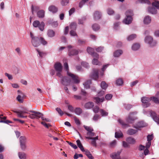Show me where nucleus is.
Returning a JSON list of instances; mask_svg holds the SVG:
<instances>
[{"instance_id": "obj_6", "label": "nucleus", "mask_w": 159, "mask_h": 159, "mask_svg": "<svg viewBox=\"0 0 159 159\" xmlns=\"http://www.w3.org/2000/svg\"><path fill=\"white\" fill-rule=\"evenodd\" d=\"M33 25L34 27H39V29L41 31H43L44 30L45 24L43 22L40 23L38 20H35L34 21Z\"/></svg>"}, {"instance_id": "obj_4", "label": "nucleus", "mask_w": 159, "mask_h": 159, "mask_svg": "<svg viewBox=\"0 0 159 159\" xmlns=\"http://www.w3.org/2000/svg\"><path fill=\"white\" fill-rule=\"evenodd\" d=\"M20 147L23 151H25L27 148V139L25 136H21L19 139Z\"/></svg>"}, {"instance_id": "obj_43", "label": "nucleus", "mask_w": 159, "mask_h": 159, "mask_svg": "<svg viewBox=\"0 0 159 159\" xmlns=\"http://www.w3.org/2000/svg\"><path fill=\"white\" fill-rule=\"evenodd\" d=\"M123 82L122 80L121 79H118L116 81V84L117 85L121 86L123 84Z\"/></svg>"}, {"instance_id": "obj_48", "label": "nucleus", "mask_w": 159, "mask_h": 159, "mask_svg": "<svg viewBox=\"0 0 159 159\" xmlns=\"http://www.w3.org/2000/svg\"><path fill=\"white\" fill-rule=\"evenodd\" d=\"M136 37V34H134L130 35L127 38V40L128 41H131L133 40Z\"/></svg>"}, {"instance_id": "obj_5", "label": "nucleus", "mask_w": 159, "mask_h": 159, "mask_svg": "<svg viewBox=\"0 0 159 159\" xmlns=\"http://www.w3.org/2000/svg\"><path fill=\"white\" fill-rule=\"evenodd\" d=\"M30 112L33 113L32 114H30L29 117L31 119H39L40 118L41 116H43V114L39 112H37L34 111H30Z\"/></svg>"}, {"instance_id": "obj_26", "label": "nucleus", "mask_w": 159, "mask_h": 159, "mask_svg": "<svg viewBox=\"0 0 159 159\" xmlns=\"http://www.w3.org/2000/svg\"><path fill=\"white\" fill-rule=\"evenodd\" d=\"M148 12L152 14H156L157 11L156 9L153 7H149L148 8Z\"/></svg>"}, {"instance_id": "obj_7", "label": "nucleus", "mask_w": 159, "mask_h": 159, "mask_svg": "<svg viewBox=\"0 0 159 159\" xmlns=\"http://www.w3.org/2000/svg\"><path fill=\"white\" fill-rule=\"evenodd\" d=\"M136 114V112L130 113L128 117L126 118V121L129 123H133L134 121L137 119L136 117L134 116V115Z\"/></svg>"}, {"instance_id": "obj_33", "label": "nucleus", "mask_w": 159, "mask_h": 159, "mask_svg": "<svg viewBox=\"0 0 159 159\" xmlns=\"http://www.w3.org/2000/svg\"><path fill=\"white\" fill-rule=\"evenodd\" d=\"M98 58L94 57V58L93 59L92 61V63L94 65H101V62H99L98 59Z\"/></svg>"}, {"instance_id": "obj_30", "label": "nucleus", "mask_w": 159, "mask_h": 159, "mask_svg": "<svg viewBox=\"0 0 159 159\" xmlns=\"http://www.w3.org/2000/svg\"><path fill=\"white\" fill-rule=\"evenodd\" d=\"M78 147L82 151H84V148L81 143L80 140L79 139L77 140L76 141Z\"/></svg>"}, {"instance_id": "obj_50", "label": "nucleus", "mask_w": 159, "mask_h": 159, "mask_svg": "<svg viewBox=\"0 0 159 159\" xmlns=\"http://www.w3.org/2000/svg\"><path fill=\"white\" fill-rule=\"evenodd\" d=\"M84 127L85 129L87 131V132H91L93 131V129L90 127L84 125Z\"/></svg>"}, {"instance_id": "obj_2", "label": "nucleus", "mask_w": 159, "mask_h": 159, "mask_svg": "<svg viewBox=\"0 0 159 159\" xmlns=\"http://www.w3.org/2000/svg\"><path fill=\"white\" fill-rule=\"evenodd\" d=\"M64 67L65 69L67 71V74L68 76L70 77L73 81V83L75 84H78L80 82V80L78 79V77L70 72H69L68 70H69V67L68 64L66 62L64 63Z\"/></svg>"}, {"instance_id": "obj_47", "label": "nucleus", "mask_w": 159, "mask_h": 159, "mask_svg": "<svg viewBox=\"0 0 159 159\" xmlns=\"http://www.w3.org/2000/svg\"><path fill=\"white\" fill-rule=\"evenodd\" d=\"M151 100H152L156 104L159 103V100L156 97H153L151 98Z\"/></svg>"}, {"instance_id": "obj_27", "label": "nucleus", "mask_w": 159, "mask_h": 159, "mask_svg": "<svg viewBox=\"0 0 159 159\" xmlns=\"http://www.w3.org/2000/svg\"><path fill=\"white\" fill-rule=\"evenodd\" d=\"M151 21V18L149 16H146L144 19L143 22L145 24H148Z\"/></svg>"}, {"instance_id": "obj_56", "label": "nucleus", "mask_w": 159, "mask_h": 159, "mask_svg": "<svg viewBox=\"0 0 159 159\" xmlns=\"http://www.w3.org/2000/svg\"><path fill=\"white\" fill-rule=\"evenodd\" d=\"M116 141L115 140H114L110 143V147L114 148L116 146Z\"/></svg>"}, {"instance_id": "obj_52", "label": "nucleus", "mask_w": 159, "mask_h": 159, "mask_svg": "<svg viewBox=\"0 0 159 159\" xmlns=\"http://www.w3.org/2000/svg\"><path fill=\"white\" fill-rule=\"evenodd\" d=\"M69 2V0H62L61 2V4L62 6L67 5Z\"/></svg>"}, {"instance_id": "obj_17", "label": "nucleus", "mask_w": 159, "mask_h": 159, "mask_svg": "<svg viewBox=\"0 0 159 159\" xmlns=\"http://www.w3.org/2000/svg\"><path fill=\"white\" fill-rule=\"evenodd\" d=\"M48 10L49 11L53 13H55L57 11L58 8L57 7L54 5H51L48 7Z\"/></svg>"}, {"instance_id": "obj_44", "label": "nucleus", "mask_w": 159, "mask_h": 159, "mask_svg": "<svg viewBox=\"0 0 159 159\" xmlns=\"http://www.w3.org/2000/svg\"><path fill=\"white\" fill-rule=\"evenodd\" d=\"M39 8L38 6H35L34 7L33 5L31 6V10L32 14L33 15L34 11H37L39 10Z\"/></svg>"}, {"instance_id": "obj_21", "label": "nucleus", "mask_w": 159, "mask_h": 159, "mask_svg": "<svg viewBox=\"0 0 159 159\" xmlns=\"http://www.w3.org/2000/svg\"><path fill=\"white\" fill-rule=\"evenodd\" d=\"M94 100L96 103H99L102 102L104 100V97H102L101 98L98 97H96L94 98Z\"/></svg>"}, {"instance_id": "obj_39", "label": "nucleus", "mask_w": 159, "mask_h": 159, "mask_svg": "<svg viewBox=\"0 0 159 159\" xmlns=\"http://www.w3.org/2000/svg\"><path fill=\"white\" fill-rule=\"evenodd\" d=\"M22 110H19L18 111H17L18 112H20L21 113L24 114L25 113H27V111H28V110L25 107H22Z\"/></svg>"}, {"instance_id": "obj_57", "label": "nucleus", "mask_w": 159, "mask_h": 159, "mask_svg": "<svg viewBox=\"0 0 159 159\" xmlns=\"http://www.w3.org/2000/svg\"><path fill=\"white\" fill-rule=\"evenodd\" d=\"M66 142L68 143V144L69 145H70L71 147L73 148L74 149H76L77 148V147L75 144L71 142H69L68 141H66Z\"/></svg>"}, {"instance_id": "obj_16", "label": "nucleus", "mask_w": 159, "mask_h": 159, "mask_svg": "<svg viewBox=\"0 0 159 159\" xmlns=\"http://www.w3.org/2000/svg\"><path fill=\"white\" fill-rule=\"evenodd\" d=\"M93 72L92 75V78L95 80H97L98 77V69H93Z\"/></svg>"}, {"instance_id": "obj_10", "label": "nucleus", "mask_w": 159, "mask_h": 159, "mask_svg": "<svg viewBox=\"0 0 159 159\" xmlns=\"http://www.w3.org/2000/svg\"><path fill=\"white\" fill-rule=\"evenodd\" d=\"M141 101L143 104V106L145 107H149L151 104L149 102L151 101L150 98L146 97H143L141 98Z\"/></svg>"}, {"instance_id": "obj_13", "label": "nucleus", "mask_w": 159, "mask_h": 159, "mask_svg": "<svg viewBox=\"0 0 159 159\" xmlns=\"http://www.w3.org/2000/svg\"><path fill=\"white\" fill-rule=\"evenodd\" d=\"M54 68L57 71H62V66L60 62L56 63L54 65Z\"/></svg>"}, {"instance_id": "obj_59", "label": "nucleus", "mask_w": 159, "mask_h": 159, "mask_svg": "<svg viewBox=\"0 0 159 159\" xmlns=\"http://www.w3.org/2000/svg\"><path fill=\"white\" fill-rule=\"evenodd\" d=\"M89 0H82L79 3V7L80 8H81L83 5H84L85 2L88 1Z\"/></svg>"}, {"instance_id": "obj_60", "label": "nucleus", "mask_w": 159, "mask_h": 159, "mask_svg": "<svg viewBox=\"0 0 159 159\" xmlns=\"http://www.w3.org/2000/svg\"><path fill=\"white\" fill-rule=\"evenodd\" d=\"M93 131L87 132V137H91L95 136V134L93 132Z\"/></svg>"}, {"instance_id": "obj_38", "label": "nucleus", "mask_w": 159, "mask_h": 159, "mask_svg": "<svg viewBox=\"0 0 159 159\" xmlns=\"http://www.w3.org/2000/svg\"><path fill=\"white\" fill-rule=\"evenodd\" d=\"M153 6L155 7L157 9H159V1L155 0L152 3Z\"/></svg>"}, {"instance_id": "obj_8", "label": "nucleus", "mask_w": 159, "mask_h": 159, "mask_svg": "<svg viewBox=\"0 0 159 159\" xmlns=\"http://www.w3.org/2000/svg\"><path fill=\"white\" fill-rule=\"evenodd\" d=\"M145 42L149 44L151 47L155 46L157 44L156 41H153L152 38L150 36L146 37L145 39Z\"/></svg>"}, {"instance_id": "obj_64", "label": "nucleus", "mask_w": 159, "mask_h": 159, "mask_svg": "<svg viewBox=\"0 0 159 159\" xmlns=\"http://www.w3.org/2000/svg\"><path fill=\"white\" fill-rule=\"evenodd\" d=\"M74 120L75 123L78 125H80V120L76 117H74Z\"/></svg>"}, {"instance_id": "obj_45", "label": "nucleus", "mask_w": 159, "mask_h": 159, "mask_svg": "<svg viewBox=\"0 0 159 159\" xmlns=\"http://www.w3.org/2000/svg\"><path fill=\"white\" fill-rule=\"evenodd\" d=\"M39 41L43 45H45L47 44V42L42 37H39Z\"/></svg>"}, {"instance_id": "obj_28", "label": "nucleus", "mask_w": 159, "mask_h": 159, "mask_svg": "<svg viewBox=\"0 0 159 159\" xmlns=\"http://www.w3.org/2000/svg\"><path fill=\"white\" fill-rule=\"evenodd\" d=\"M91 84V81L90 80H88L85 81L83 85L85 88L86 89H89L90 88V85Z\"/></svg>"}, {"instance_id": "obj_34", "label": "nucleus", "mask_w": 159, "mask_h": 159, "mask_svg": "<svg viewBox=\"0 0 159 159\" xmlns=\"http://www.w3.org/2000/svg\"><path fill=\"white\" fill-rule=\"evenodd\" d=\"M140 47V45L139 43H136L133 44L132 47V49L136 51L138 50Z\"/></svg>"}, {"instance_id": "obj_22", "label": "nucleus", "mask_w": 159, "mask_h": 159, "mask_svg": "<svg viewBox=\"0 0 159 159\" xmlns=\"http://www.w3.org/2000/svg\"><path fill=\"white\" fill-rule=\"evenodd\" d=\"M126 141L128 143L131 144H134L136 142L134 139L131 137L127 138L126 139Z\"/></svg>"}, {"instance_id": "obj_36", "label": "nucleus", "mask_w": 159, "mask_h": 159, "mask_svg": "<svg viewBox=\"0 0 159 159\" xmlns=\"http://www.w3.org/2000/svg\"><path fill=\"white\" fill-rule=\"evenodd\" d=\"M138 3H146L148 5H150L151 4V2L149 0H139L138 1Z\"/></svg>"}, {"instance_id": "obj_51", "label": "nucleus", "mask_w": 159, "mask_h": 159, "mask_svg": "<svg viewBox=\"0 0 159 159\" xmlns=\"http://www.w3.org/2000/svg\"><path fill=\"white\" fill-rule=\"evenodd\" d=\"M124 106L125 108L128 110H129L132 107V105L129 104H125Z\"/></svg>"}, {"instance_id": "obj_19", "label": "nucleus", "mask_w": 159, "mask_h": 159, "mask_svg": "<svg viewBox=\"0 0 159 159\" xmlns=\"http://www.w3.org/2000/svg\"><path fill=\"white\" fill-rule=\"evenodd\" d=\"M101 13L98 11H96L93 15V17L95 20L99 19L101 17Z\"/></svg>"}, {"instance_id": "obj_63", "label": "nucleus", "mask_w": 159, "mask_h": 159, "mask_svg": "<svg viewBox=\"0 0 159 159\" xmlns=\"http://www.w3.org/2000/svg\"><path fill=\"white\" fill-rule=\"evenodd\" d=\"M70 35L72 36H77V34L75 30H71L70 32Z\"/></svg>"}, {"instance_id": "obj_11", "label": "nucleus", "mask_w": 159, "mask_h": 159, "mask_svg": "<svg viewBox=\"0 0 159 159\" xmlns=\"http://www.w3.org/2000/svg\"><path fill=\"white\" fill-rule=\"evenodd\" d=\"M86 139H90L91 140L90 142V144L93 146L96 147L97 146L96 140H98V137L96 136L95 137H85Z\"/></svg>"}, {"instance_id": "obj_3", "label": "nucleus", "mask_w": 159, "mask_h": 159, "mask_svg": "<svg viewBox=\"0 0 159 159\" xmlns=\"http://www.w3.org/2000/svg\"><path fill=\"white\" fill-rule=\"evenodd\" d=\"M30 36L31 38V43L34 47H37L40 45L39 37L34 36L32 32L30 33Z\"/></svg>"}, {"instance_id": "obj_40", "label": "nucleus", "mask_w": 159, "mask_h": 159, "mask_svg": "<svg viewBox=\"0 0 159 159\" xmlns=\"http://www.w3.org/2000/svg\"><path fill=\"white\" fill-rule=\"evenodd\" d=\"M77 24L76 23L73 22L71 23L70 26V28L71 30H75L76 28Z\"/></svg>"}, {"instance_id": "obj_46", "label": "nucleus", "mask_w": 159, "mask_h": 159, "mask_svg": "<svg viewBox=\"0 0 159 159\" xmlns=\"http://www.w3.org/2000/svg\"><path fill=\"white\" fill-rule=\"evenodd\" d=\"M101 86L102 89H105L107 87V85L105 81H102L101 84Z\"/></svg>"}, {"instance_id": "obj_32", "label": "nucleus", "mask_w": 159, "mask_h": 159, "mask_svg": "<svg viewBox=\"0 0 159 159\" xmlns=\"http://www.w3.org/2000/svg\"><path fill=\"white\" fill-rule=\"evenodd\" d=\"M122 51L119 50L116 51L114 53V56L115 57H119L122 53Z\"/></svg>"}, {"instance_id": "obj_55", "label": "nucleus", "mask_w": 159, "mask_h": 159, "mask_svg": "<svg viewBox=\"0 0 159 159\" xmlns=\"http://www.w3.org/2000/svg\"><path fill=\"white\" fill-rule=\"evenodd\" d=\"M56 110L61 116L63 115V112L60 108L57 107L56 108Z\"/></svg>"}, {"instance_id": "obj_25", "label": "nucleus", "mask_w": 159, "mask_h": 159, "mask_svg": "<svg viewBox=\"0 0 159 159\" xmlns=\"http://www.w3.org/2000/svg\"><path fill=\"white\" fill-rule=\"evenodd\" d=\"M94 106V103L92 102H89L86 103L85 105V107L87 109H90L92 108Z\"/></svg>"}, {"instance_id": "obj_54", "label": "nucleus", "mask_w": 159, "mask_h": 159, "mask_svg": "<svg viewBox=\"0 0 159 159\" xmlns=\"http://www.w3.org/2000/svg\"><path fill=\"white\" fill-rule=\"evenodd\" d=\"M36 50L38 52V54L39 56V57H43L45 55V53L44 52H43L40 51L38 49H36Z\"/></svg>"}, {"instance_id": "obj_12", "label": "nucleus", "mask_w": 159, "mask_h": 159, "mask_svg": "<svg viewBox=\"0 0 159 159\" xmlns=\"http://www.w3.org/2000/svg\"><path fill=\"white\" fill-rule=\"evenodd\" d=\"M87 51L88 53L92 56L93 57L96 58L98 57V54L97 53L94 52V49L93 48L88 47L87 48Z\"/></svg>"}, {"instance_id": "obj_29", "label": "nucleus", "mask_w": 159, "mask_h": 159, "mask_svg": "<svg viewBox=\"0 0 159 159\" xmlns=\"http://www.w3.org/2000/svg\"><path fill=\"white\" fill-rule=\"evenodd\" d=\"M37 15L39 18H43L44 16V11L43 10H41L37 12Z\"/></svg>"}, {"instance_id": "obj_61", "label": "nucleus", "mask_w": 159, "mask_h": 159, "mask_svg": "<svg viewBox=\"0 0 159 159\" xmlns=\"http://www.w3.org/2000/svg\"><path fill=\"white\" fill-rule=\"evenodd\" d=\"M93 110L94 112L97 113L98 112L99 108L98 106H95L93 108Z\"/></svg>"}, {"instance_id": "obj_42", "label": "nucleus", "mask_w": 159, "mask_h": 159, "mask_svg": "<svg viewBox=\"0 0 159 159\" xmlns=\"http://www.w3.org/2000/svg\"><path fill=\"white\" fill-rule=\"evenodd\" d=\"M93 30L94 31H96L98 30L100 28L99 25L97 24H94L92 26Z\"/></svg>"}, {"instance_id": "obj_15", "label": "nucleus", "mask_w": 159, "mask_h": 159, "mask_svg": "<svg viewBox=\"0 0 159 159\" xmlns=\"http://www.w3.org/2000/svg\"><path fill=\"white\" fill-rule=\"evenodd\" d=\"M151 116L153 120L158 124H159V116H157L156 113L153 111L151 113Z\"/></svg>"}, {"instance_id": "obj_37", "label": "nucleus", "mask_w": 159, "mask_h": 159, "mask_svg": "<svg viewBox=\"0 0 159 159\" xmlns=\"http://www.w3.org/2000/svg\"><path fill=\"white\" fill-rule=\"evenodd\" d=\"M74 112L77 115H80L82 112V110L80 107L76 108Z\"/></svg>"}, {"instance_id": "obj_49", "label": "nucleus", "mask_w": 159, "mask_h": 159, "mask_svg": "<svg viewBox=\"0 0 159 159\" xmlns=\"http://www.w3.org/2000/svg\"><path fill=\"white\" fill-rule=\"evenodd\" d=\"M100 111L102 116H107L108 114V113L106 111L103 109H101L100 110Z\"/></svg>"}, {"instance_id": "obj_41", "label": "nucleus", "mask_w": 159, "mask_h": 159, "mask_svg": "<svg viewBox=\"0 0 159 159\" xmlns=\"http://www.w3.org/2000/svg\"><path fill=\"white\" fill-rule=\"evenodd\" d=\"M119 122L122 125V127L123 128H125L130 126L128 124L125 123L124 122L120 120H118Z\"/></svg>"}, {"instance_id": "obj_1", "label": "nucleus", "mask_w": 159, "mask_h": 159, "mask_svg": "<svg viewBox=\"0 0 159 159\" xmlns=\"http://www.w3.org/2000/svg\"><path fill=\"white\" fill-rule=\"evenodd\" d=\"M126 17L123 20V22L126 24H129L131 23L132 20V16L134 15L132 10H128L125 12Z\"/></svg>"}, {"instance_id": "obj_23", "label": "nucleus", "mask_w": 159, "mask_h": 159, "mask_svg": "<svg viewBox=\"0 0 159 159\" xmlns=\"http://www.w3.org/2000/svg\"><path fill=\"white\" fill-rule=\"evenodd\" d=\"M137 132V130L132 129H129L127 131V134L129 135H132L135 134Z\"/></svg>"}, {"instance_id": "obj_31", "label": "nucleus", "mask_w": 159, "mask_h": 159, "mask_svg": "<svg viewBox=\"0 0 159 159\" xmlns=\"http://www.w3.org/2000/svg\"><path fill=\"white\" fill-rule=\"evenodd\" d=\"M69 55L70 56H73L74 55H76L78 53V51L76 50L75 49H73L71 50H69Z\"/></svg>"}, {"instance_id": "obj_35", "label": "nucleus", "mask_w": 159, "mask_h": 159, "mask_svg": "<svg viewBox=\"0 0 159 159\" xmlns=\"http://www.w3.org/2000/svg\"><path fill=\"white\" fill-rule=\"evenodd\" d=\"M123 136L122 133L120 131L116 132L115 133V137L116 138H120Z\"/></svg>"}, {"instance_id": "obj_20", "label": "nucleus", "mask_w": 159, "mask_h": 159, "mask_svg": "<svg viewBox=\"0 0 159 159\" xmlns=\"http://www.w3.org/2000/svg\"><path fill=\"white\" fill-rule=\"evenodd\" d=\"M55 34V32L52 30H49L47 31V35L49 37L52 38L54 37Z\"/></svg>"}, {"instance_id": "obj_9", "label": "nucleus", "mask_w": 159, "mask_h": 159, "mask_svg": "<svg viewBox=\"0 0 159 159\" xmlns=\"http://www.w3.org/2000/svg\"><path fill=\"white\" fill-rule=\"evenodd\" d=\"M61 82L63 85L65 86L71 85L73 83V82L69 78L66 76L63 77L61 78Z\"/></svg>"}, {"instance_id": "obj_62", "label": "nucleus", "mask_w": 159, "mask_h": 159, "mask_svg": "<svg viewBox=\"0 0 159 159\" xmlns=\"http://www.w3.org/2000/svg\"><path fill=\"white\" fill-rule=\"evenodd\" d=\"M81 64L84 67L87 68H88L89 67L88 63L85 62H81Z\"/></svg>"}, {"instance_id": "obj_24", "label": "nucleus", "mask_w": 159, "mask_h": 159, "mask_svg": "<svg viewBox=\"0 0 159 159\" xmlns=\"http://www.w3.org/2000/svg\"><path fill=\"white\" fill-rule=\"evenodd\" d=\"M145 126V125L144 122L143 121H141L138 122L137 124V125L134 126V127L137 129L139 128L144 127Z\"/></svg>"}, {"instance_id": "obj_14", "label": "nucleus", "mask_w": 159, "mask_h": 159, "mask_svg": "<svg viewBox=\"0 0 159 159\" xmlns=\"http://www.w3.org/2000/svg\"><path fill=\"white\" fill-rule=\"evenodd\" d=\"M120 153L121 152L120 151L113 153L111 154V157L112 159H120Z\"/></svg>"}, {"instance_id": "obj_53", "label": "nucleus", "mask_w": 159, "mask_h": 159, "mask_svg": "<svg viewBox=\"0 0 159 159\" xmlns=\"http://www.w3.org/2000/svg\"><path fill=\"white\" fill-rule=\"evenodd\" d=\"M14 112L17 114V116L21 118H25L27 117L26 116H23L22 115L23 114L21 113L20 112H18L16 111H14Z\"/></svg>"}, {"instance_id": "obj_18", "label": "nucleus", "mask_w": 159, "mask_h": 159, "mask_svg": "<svg viewBox=\"0 0 159 159\" xmlns=\"http://www.w3.org/2000/svg\"><path fill=\"white\" fill-rule=\"evenodd\" d=\"M18 155L20 159H27V155L24 152H18Z\"/></svg>"}, {"instance_id": "obj_58", "label": "nucleus", "mask_w": 159, "mask_h": 159, "mask_svg": "<svg viewBox=\"0 0 159 159\" xmlns=\"http://www.w3.org/2000/svg\"><path fill=\"white\" fill-rule=\"evenodd\" d=\"M23 98H22L21 96L18 95L16 98V99L19 102L22 103L23 102Z\"/></svg>"}]
</instances>
